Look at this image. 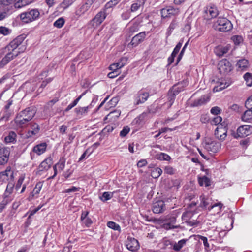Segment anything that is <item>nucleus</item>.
<instances>
[{"instance_id":"obj_1","label":"nucleus","mask_w":252,"mask_h":252,"mask_svg":"<svg viewBox=\"0 0 252 252\" xmlns=\"http://www.w3.org/2000/svg\"><path fill=\"white\" fill-rule=\"evenodd\" d=\"M36 113L33 108L28 107L20 111L14 119V122L18 128H25L27 127L32 122L31 120Z\"/></svg>"},{"instance_id":"obj_2","label":"nucleus","mask_w":252,"mask_h":252,"mask_svg":"<svg viewBox=\"0 0 252 252\" xmlns=\"http://www.w3.org/2000/svg\"><path fill=\"white\" fill-rule=\"evenodd\" d=\"M213 27L216 30L226 32L232 29V24L227 18L219 17L214 23Z\"/></svg>"},{"instance_id":"obj_3","label":"nucleus","mask_w":252,"mask_h":252,"mask_svg":"<svg viewBox=\"0 0 252 252\" xmlns=\"http://www.w3.org/2000/svg\"><path fill=\"white\" fill-rule=\"evenodd\" d=\"M40 16V12L37 9H32L23 12L19 15L20 18L24 23H29L37 20Z\"/></svg>"},{"instance_id":"obj_4","label":"nucleus","mask_w":252,"mask_h":252,"mask_svg":"<svg viewBox=\"0 0 252 252\" xmlns=\"http://www.w3.org/2000/svg\"><path fill=\"white\" fill-rule=\"evenodd\" d=\"M110 12H111L104 6V7L96 14L94 17L90 21L89 25L93 28L97 27L104 21L107 15H108Z\"/></svg>"},{"instance_id":"obj_5","label":"nucleus","mask_w":252,"mask_h":252,"mask_svg":"<svg viewBox=\"0 0 252 252\" xmlns=\"http://www.w3.org/2000/svg\"><path fill=\"white\" fill-rule=\"evenodd\" d=\"M204 148L209 152H218L221 148V143L210 137H206L203 143Z\"/></svg>"},{"instance_id":"obj_6","label":"nucleus","mask_w":252,"mask_h":252,"mask_svg":"<svg viewBox=\"0 0 252 252\" xmlns=\"http://www.w3.org/2000/svg\"><path fill=\"white\" fill-rule=\"evenodd\" d=\"M200 206L202 208H208L209 210L213 209V208L218 207V212L220 211L222 207L223 204L221 202L215 203L213 205H210L211 200L207 196L204 195H202L200 197Z\"/></svg>"},{"instance_id":"obj_7","label":"nucleus","mask_w":252,"mask_h":252,"mask_svg":"<svg viewBox=\"0 0 252 252\" xmlns=\"http://www.w3.org/2000/svg\"><path fill=\"white\" fill-rule=\"evenodd\" d=\"M180 12L179 8H174L171 6H166L161 10V17L163 18L172 16H177L179 14Z\"/></svg>"},{"instance_id":"obj_8","label":"nucleus","mask_w":252,"mask_h":252,"mask_svg":"<svg viewBox=\"0 0 252 252\" xmlns=\"http://www.w3.org/2000/svg\"><path fill=\"white\" fill-rule=\"evenodd\" d=\"M219 14L218 10L214 5H209L206 7L204 12V17L207 20H210L216 17Z\"/></svg>"},{"instance_id":"obj_9","label":"nucleus","mask_w":252,"mask_h":252,"mask_svg":"<svg viewBox=\"0 0 252 252\" xmlns=\"http://www.w3.org/2000/svg\"><path fill=\"white\" fill-rule=\"evenodd\" d=\"M65 161L66 160L64 158L62 157L60 158L59 161L53 167L54 172L53 175L49 177L48 180L54 179L57 175L58 172H61L63 170L65 167Z\"/></svg>"},{"instance_id":"obj_10","label":"nucleus","mask_w":252,"mask_h":252,"mask_svg":"<svg viewBox=\"0 0 252 252\" xmlns=\"http://www.w3.org/2000/svg\"><path fill=\"white\" fill-rule=\"evenodd\" d=\"M218 69L220 73L225 74L229 72L232 70V65L229 61L223 59L219 62Z\"/></svg>"},{"instance_id":"obj_11","label":"nucleus","mask_w":252,"mask_h":252,"mask_svg":"<svg viewBox=\"0 0 252 252\" xmlns=\"http://www.w3.org/2000/svg\"><path fill=\"white\" fill-rule=\"evenodd\" d=\"M24 40L23 35H20L17 37L15 39L13 40L5 48V50L6 51H11L16 52L15 49L21 45Z\"/></svg>"},{"instance_id":"obj_12","label":"nucleus","mask_w":252,"mask_h":252,"mask_svg":"<svg viewBox=\"0 0 252 252\" xmlns=\"http://www.w3.org/2000/svg\"><path fill=\"white\" fill-rule=\"evenodd\" d=\"M8 52L6 53V55L0 62V68H3L5 65H6L11 60H13L14 58L17 57L19 53L18 52H14L11 51H8Z\"/></svg>"},{"instance_id":"obj_13","label":"nucleus","mask_w":252,"mask_h":252,"mask_svg":"<svg viewBox=\"0 0 252 252\" xmlns=\"http://www.w3.org/2000/svg\"><path fill=\"white\" fill-rule=\"evenodd\" d=\"M252 132V127L250 125H242L237 130V134L239 137H244L250 135Z\"/></svg>"},{"instance_id":"obj_14","label":"nucleus","mask_w":252,"mask_h":252,"mask_svg":"<svg viewBox=\"0 0 252 252\" xmlns=\"http://www.w3.org/2000/svg\"><path fill=\"white\" fill-rule=\"evenodd\" d=\"M125 244L127 249L132 252H135L139 248L138 241L134 238L128 237Z\"/></svg>"},{"instance_id":"obj_15","label":"nucleus","mask_w":252,"mask_h":252,"mask_svg":"<svg viewBox=\"0 0 252 252\" xmlns=\"http://www.w3.org/2000/svg\"><path fill=\"white\" fill-rule=\"evenodd\" d=\"M215 135L217 138L220 140L225 139L227 136V129L222 125H218L215 131Z\"/></svg>"},{"instance_id":"obj_16","label":"nucleus","mask_w":252,"mask_h":252,"mask_svg":"<svg viewBox=\"0 0 252 252\" xmlns=\"http://www.w3.org/2000/svg\"><path fill=\"white\" fill-rule=\"evenodd\" d=\"M10 151L5 147L0 148V164L3 165L7 162L9 159Z\"/></svg>"},{"instance_id":"obj_17","label":"nucleus","mask_w":252,"mask_h":252,"mask_svg":"<svg viewBox=\"0 0 252 252\" xmlns=\"http://www.w3.org/2000/svg\"><path fill=\"white\" fill-rule=\"evenodd\" d=\"M180 212L178 210H175L171 214L167 215L163 219V222H167L171 224L174 225L176 222V218L179 214Z\"/></svg>"},{"instance_id":"obj_18","label":"nucleus","mask_w":252,"mask_h":252,"mask_svg":"<svg viewBox=\"0 0 252 252\" xmlns=\"http://www.w3.org/2000/svg\"><path fill=\"white\" fill-rule=\"evenodd\" d=\"M192 213L189 211H187L182 214V219L185 220L189 225L190 226H196L198 224V222L196 220H190Z\"/></svg>"},{"instance_id":"obj_19","label":"nucleus","mask_w":252,"mask_h":252,"mask_svg":"<svg viewBox=\"0 0 252 252\" xmlns=\"http://www.w3.org/2000/svg\"><path fill=\"white\" fill-rule=\"evenodd\" d=\"M149 96V93L143 91H140L137 94L135 98V103L136 105L141 104L145 102Z\"/></svg>"},{"instance_id":"obj_20","label":"nucleus","mask_w":252,"mask_h":252,"mask_svg":"<svg viewBox=\"0 0 252 252\" xmlns=\"http://www.w3.org/2000/svg\"><path fill=\"white\" fill-rule=\"evenodd\" d=\"M146 32H141L136 34L132 38L130 44L133 46L135 47L144 40Z\"/></svg>"},{"instance_id":"obj_21","label":"nucleus","mask_w":252,"mask_h":252,"mask_svg":"<svg viewBox=\"0 0 252 252\" xmlns=\"http://www.w3.org/2000/svg\"><path fill=\"white\" fill-rule=\"evenodd\" d=\"M126 61L127 59L126 58H122L118 62L110 65L109 69L113 71L120 72L119 69L125 65Z\"/></svg>"},{"instance_id":"obj_22","label":"nucleus","mask_w":252,"mask_h":252,"mask_svg":"<svg viewBox=\"0 0 252 252\" xmlns=\"http://www.w3.org/2000/svg\"><path fill=\"white\" fill-rule=\"evenodd\" d=\"M165 204L162 200H158L153 204L152 210L154 213H160L164 210Z\"/></svg>"},{"instance_id":"obj_23","label":"nucleus","mask_w":252,"mask_h":252,"mask_svg":"<svg viewBox=\"0 0 252 252\" xmlns=\"http://www.w3.org/2000/svg\"><path fill=\"white\" fill-rule=\"evenodd\" d=\"M29 126H30L31 129L28 131L27 137H31L39 133L40 127L37 123L32 122Z\"/></svg>"},{"instance_id":"obj_24","label":"nucleus","mask_w":252,"mask_h":252,"mask_svg":"<svg viewBox=\"0 0 252 252\" xmlns=\"http://www.w3.org/2000/svg\"><path fill=\"white\" fill-rule=\"evenodd\" d=\"M52 164V159L51 158H48L43 161L38 167L39 171H47Z\"/></svg>"},{"instance_id":"obj_25","label":"nucleus","mask_w":252,"mask_h":252,"mask_svg":"<svg viewBox=\"0 0 252 252\" xmlns=\"http://www.w3.org/2000/svg\"><path fill=\"white\" fill-rule=\"evenodd\" d=\"M10 176L11 178H13V173L10 168H7V169L2 172L0 173V180L2 182H5L8 180V176Z\"/></svg>"},{"instance_id":"obj_26","label":"nucleus","mask_w":252,"mask_h":252,"mask_svg":"<svg viewBox=\"0 0 252 252\" xmlns=\"http://www.w3.org/2000/svg\"><path fill=\"white\" fill-rule=\"evenodd\" d=\"M47 145L45 143H42L35 146L33 148V152L38 155L43 154L46 150Z\"/></svg>"},{"instance_id":"obj_27","label":"nucleus","mask_w":252,"mask_h":252,"mask_svg":"<svg viewBox=\"0 0 252 252\" xmlns=\"http://www.w3.org/2000/svg\"><path fill=\"white\" fill-rule=\"evenodd\" d=\"M249 62L247 60L243 59L239 60L237 63L238 70L240 71L246 70L248 67Z\"/></svg>"},{"instance_id":"obj_28","label":"nucleus","mask_w":252,"mask_h":252,"mask_svg":"<svg viewBox=\"0 0 252 252\" xmlns=\"http://www.w3.org/2000/svg\"><path fill=\"white\" fill-rule=\"evenodd\" d=\"M209 97L207 96L203 95L200 98L195 100L193 103L192 106L194 107L202 105L205 104L207 102L209 101Z\"/></svg>"},{"instance_id":"obj_29","label":"nucleus","mask_w":252,"mask_h":252,"mask_svg":"<svg viewBox=\"0 0 252 252\" xmlns=\"http://www.w3.org/2000/svg\"><path fill=\"white\" fill-rule=\"evenodd\" d=\"M178 26V22L176 18L172 20L169 27L167 30L166 35L168 36H170L174 29L177 28Z\"/></svg>"},{"instance_id":"obj_30","label":"nucleus","mask_w":252,"mask_h":252,"mask_svg":"<svg viewBox=\"0 0 252 252\" xmlns=\"http://www.w3.org/2000/svg\"><path fill=\"white\" fill-rule=\"evenodd\" d=\"M182 84H178L174 85L172 89L169 91V94H172L173 95H177L180 92L183 91V87L181 86Z\"/></svg>"},{"instance_id":"obj_31","label":"nucleus","mask_w":252,"mask_h":252,"mask_svg":"<svg viewBox=\"0 0 252 252\" xmlns=\"http://www.w3.org/2000/svg\"><path fill=\"white\" fill-rule=\"evenodd\" d=\"M90 108V106H88L87 107H79L76 108L74 110L75 113L77 116H83L86 115L89 111V109Z\"/></svg>"},{"instance_id":"obj_32","label":"nucleus","mask_w":252,"mask_h":252,"mask_svg":"<svg viewBox=\"0 0 252 252\" xmlns=\"http://www.w3.org/2000/svg\"><path fill=\"white\" fill-rule=\"evenodd\" d=\"M144 3L145 0H136V1L131 5L130 12H134L137 11Z\"/></svg>"},{"instance_id":"obj_33","label":"nucleus","mask_w":252,"mask_h":252,"mask_svg":"<svg viewBox=\"0 0 252 252\" xmlns=\"http://www.w3.org/2000/svg\"><path fill=\"white\" fill-rule=\"evenodd\" d=\"M230 48V46L229 45H227L224 47H218L216 49V54L220 57L222 56L229 51Z\"/></svg>"},{"instance_id":"obj_34","label":"nucleus","mask_w":252,"mask_h":252,"mask_svg":"<svg viewBox=\"0 0 252 252\" xmlns=\"http://www.w3.org/2000/svg\"><path fill=\"white\" fill-rule=\"evenodd\" d=\"M34 0H19L15 3L16 8H21L33 2Z\"/></svg>"},{"instance_id":"obj_35","label":"nucleus","mask_w":252,"mask_h":252,"mask_svg":"<svg viewBox=\"0 0 252 252\" xmlns=\"http://www.w3.org/2000/svg\"><path fill=\"white\" fill-rule=\"evenodd\" d=\"M16 137L17 135L14 131H10L8 135L5 137V142L6 143H14L16 141Z\"/></svg>"},{"instance_id":"obj_36","label":"nucleus","mask_w":252,"mask_h":252,"mask_svg":"<svg viewBox=\"0 0 252 252\" xmlns=\"http://www.w3.org/2000/svg\"><path fill=\"white\" fill-rule=\"evenodd\" d=\"M252 108H248L242 116V120L244 122H248L252 119Z\"/></svg>"},{"instance_id":"obj_37","label":"nucleus","mask_w":252,"mask_h":252,"mask_svg":"<svg viewBox=\"0 0 252 252\" xmlns=\"http://www.w3.org/2000/svg\"><path fill=\"white\" fill-rule=\"evenodd\" d=\"M198 181L201 186H205L208 187L210 185V180L206 176L202 177H198Z\"/></svg>"},{"instance_id":"obj_38","label":"nucleus","mask_w":252,"mask_h":252,"mask_svg":"<svg viewBox=\"0 0 252 252\" xmlns=\"http://www.w3.org/2000/svg\"><path fill=\"white\" fill-rule=\"evenodd\" d=\"M156 158L157 159L160 160L169 161L171 157L167 154L164 153H160L156 155Z\"/></svg>"},{"instance_id":"obj_39","label":"nucleus","mask_w":252,"mask_h":252,"mask_svg":"<svg viewBox=\"0 0 252 252\" xmlns=\"http://www.w3.org/2000/svg\"><path fill=\"white\" fill-rule=\"evenodd\" d=\"M162 173V170L159 167H157L152 170L151 175L153 178H158L161 175Z\"/></svg>"},{"instance_id":"obj_40","label":"nucleus","mask_w":252,"mask_h":252,"mask_svg":"<svg viewBox=\"0 0 252 252\" xmlns=\"http://www.w3.org/2000/svg\"><path fill=\"white\" fill-rule=\"evenodd\" d=\"M186 241L185 239H182L179 241L178 243H175L173 245V249L176 251H180L185 245Z\"/></svg>"},{"instance_id":"obj_41","label":"nucleus","mask_w":252,"mask_h":252,"mask_svg":"<svg viewBox=\"0 0 252 252\" xmlns=\"http://www.w3.org/2000/svg\"><path fill=\"white\" fill-rule=\"evenodd\" d=\"M120 0H111L109 2H108L104 6L106 9H108L110 12H111L113 7L117 4Z\"/></svg>"},{"instance_id":"obj_42","label":"nucleus","mask_w":252,"mask_h":252,"mask_svg":"<svg viewBox=\"0 0 252 252\" xmlns=\"http://www.w3.org/2000/svg\"><path fill=\"white\" fill-rule=\"evenodd\" d=\"M14 186L13 182H9L7 186L4 195L6 196H8L9 194L12 193Z\"/></svg>"},{"instance_id":"obj_43","label":"nucleus","mask_w":252,"mask_h":252,"mask_svg":"<svg viewBox=\"0 0 252 252\" xmlns=\"http://www.w3.org/2000/svg\"><path fill=\"white\" fill-rule=\"evenodd\" d=\"M113 192H104L102 195L100 197V199L103 202L110 200L113 197Z\"/></svg>"},{"instance_id":"obj_44","label":"nucleus","mask_w":252,"mask_h":252,"mask_svg":"<svg viewBox=\"0 0 252 252\" xmlns=\"http://www.w3.org/2000/svg\"><path fill=\"white\" fill-rule=\"evenodd\" d=\"M244 78L246 81V83L247 86H251L252 85V74L249 73H246Z\"/></svg>"},{"instance_id":"obj_45","label":"nucleus","mask_w":252,"mask_h":252,"mask_svg":"<svg viewBox=\"0 0 252 252\" xmlns=\"http://www.w3.org/2000/svg\"><path fill=\"white\" fill-rule=\"evenodd\" d=\"M107 226L114 230L121 231V227L119 225L113 221H108L107 222Z\"/></svg>"},{"instance_id":"obj_46","label":"nucleus","mask_w":252,"mask_h":252,"mask_svg":"<svg viewBox=\"0 0 252 252\" xmlns=\"http://www.w3.org/2000/svg\"><path fill=\"white\" fill-rule=\"evenodd\" d=\"M139 28V24L138 22H135L129 28V32L133 33L137 32Z\"/></svg>"},{"instance_id":"obj_47","label":"nucleus","mask_w":252,"mask_h":252,"mask_svg":"<svg viewBox=\"0 0 252 252\" xmlns=\"http://www.w3.org/2000/svg\"><path fill=\"white\" fill-rule=\"evenodd\" d=\"M228 86V85H227L226 83H224L223 82H220V85H218L217 86H215L214 89H213V91L214 92H218V91H221L225 88H226V87H227Z\"/></svg>"},{"instance_id":"obj_48","label":"nucleus","mask_w":252,"mask_h":252,"mask_svg":"<svg viewBox=\"0 0 252 252\" xmlns=\"http://www.w3.org/2000/svg\"><path fill=\"white\" fill-rule=\"evenodd\" d=\"M65 21L63 18H60L54 23V26L57 28H61L64 25Z\"/></svg>"},{"instance_id":"obj_49","label":"nucleus","mask_w":252,"mask_h":252,"mask_svg":"<svg viewBox=\"0 0 252 252\" xmlns=\"http://www.w3.org/2000/svg\"><path fill=\"white\" fill-rule=\"evenodd\" d=\"M231 39L236 45L240 44L243 41V37L240 35H234L231 37Z\"/></svg>"},{"instance_id":"obj_50","label":"nucleus","mask_w":252,"mask_h":252,"mask_svg":"<svg viewBox=\"0 0 252 252\" xmlns=\"http://www.w3.org/2000/svg\"><path fill=\"white\" fill-rule=\"evenodd\" d=\"M165 173L169 175H173L175 173V169L171 166H166L164 168Z\"/></svg>"},{"instance_id":"obj_51","label":"nucleus","mask_w":252,"mask_h":252,"mask_svg":"<svg viewBox=\"0 0 252 252\" xmlns=\"http://www.w3.org/2000/svg\"><path fill=\"white\" fill-rule=\"evenodd\" d=\"M73 2L71 0H63L60 4V6L63 9H65L71 5Z\"/></svg>"},{"instance_id":"obj_52","label":"nucleus","mask_w":252,"mask_h":252,"mask_svg":"<svg viewBox=\"0 0 252 252\" xmlns=\"http://www.w3.org/2000/svg\"><path fill=\"white\" fill-rule=\"evenodd\" d=\"M179 227V226L178 225H174L172 224H171L170 223L165 222L162 225V227L166 229V230H169V229H172L174 228H177Z\"/></svg>"},{"instance_id":"obj_53","label":"nucleus","mask_w":252,"mask_h":252,"mask_svg":"<svg viewBox=\"0 0 252 252\" xmlns=\"http://www.w3.org/2000/svg\"><path fill=\"white\" fill-rule=\"evenodd\" d=\"M182 42H179L176 46V47H175V48L173 50V51L172 52V54H171V55H172L173 56H174V57H176V55L177 54V53L179 52L181 46H182Z\"/></svg>"},{"instance_id":"obj_54","label":"nucleus","mask_w":252,"mask_h":252,"mask_svg":"<svg viewBox=\"0 0 252 252\" xmlns=\"http://www.w3.org/2000/svg\"><path fill=\"white\" fill-rule=\"evenodd\" d=\"M42 187V183L41 182H38L36 184L34 189L33 193L34 194H38L39 193Z\"/></svg>"},{"instance_id":"obj_55","label":"nucleus","mask_w":252,"mask_h":252,"mask_svg":"<svg viewBox=\"0 0 252 252\" xmlns=\"http://www.w3.org/2000/svg\"><path fill=\"white\" fill-rule=\"evenodd\" d=\"M130 128L128 126L124 127L122 130L121 131L120 135L122 137H125L127 134L129 132Z\"/></svg>"},{"instance_id":"obj_56","label":"nucleus","mask_w":252,"mask_h":252,"mask_svg":"<svg viewBox=\"0 0 252 252\" xmlns=\"http://www.w3.org/2000/svg\"><path fill=\"white\" fill-rule=\"evenodd\" d=\"M131 16L130 11L127 10L121 14V18L123 20H128Z\"/></svg>"},{"instance_id":"obj_57","label":"nucleus","mask_w":252,"mask_h":252,"mask_svg":"<svg viewBox=\"0 0 252 252\" xmlns=\"http://www.w3.org/2000/svg\"><path fill=\"white\" fill-rule=\"evenodd\" d=\"M222 121V118L220 116H216L211 121L212 125H219Z\"/></svg>"},{"instance_id":"obj_58","label":"nucleus","mask_w":252,"mask_h":252,"mask_svg":"<svg viewBox=\"0 0 252 252\" xmlns=\"http://www.w3.org/2000/svg\"><path fill=\"white\" fill-rule=\"evenodd\" d=\"M25 178V176L24 175H21L19 177V178L17 181V184L16 185V190H18L21 186Z\"/></svg>"},{"instance_id":"obj_59","label":"nucleus","mask_w":252,"mask_h":252,"mask_svg":"<svg viewBox=\"0 0 252 252\" xmlns=\"http://www.w3.org/2000/svg\"><path fill=\"white\" fill-rule=\"evenodd\" d=\"M80 189V188L79 187H76L74 186H72L71 188L66 189L65 191V193H70L72 192H75L79 191Z\"/></svg>"},{"instance_id":"obj_60","label":"nucleus","mask_w":252,"mask_h":252,"mask_svg":"<svg viewBox=\"0 0 252 252\" xmlns=\"http://www.w3.org/2000/svg\"><path fill=\"white\" fill-rule=\"evenodd\" d=\"M10 33L9 30L7 28L4 27H0V33L4 35H8Z\"/></svg>"},{"instance_id":"obj_61","label":"nucleus","mask_w":252,"mask_h":252,"mask_svg":"<svg viewBox=\"0 0 252 252\" xmlns=\"http://www.w3.org/2000/svg\"><path fill=\"white\" fill-rule=\"evenodd\" d=\"M221 109L220 107L215 106L211 108L210 112L212 114L217 115L220 112Z\"/></svg>"},{"instance_id":"obj_62","label":"nucleus","mask_w":252,"mask_h":252,"mask_svg":"<svg viewBox=\"0 0 252 252\" xmlns=\"http://www.w3.org/2000/svg\"><path fill=\"white\" fill-rule=\"evenodd\" d=\"M245 106L247 108H252V95L246 101Z\"/></svg>"},{"instance_id":"obj_63","label":"nucleus","mask_w":252,"mask_h":252,"mask_svg":"<svg viewBox=\"0 0 252 252\" xmlns=\"http://www.w3.org/2000/svg\"><path fill=\"white\" fill-rule=\"evenodd\" d=\"M86 92L83 93L79 96H78L75 100H74L71 104L72 106L74 107L75 106L77 103H78L79 101L81 99L82 96L85 94Z\"/></svg>"},{"instance_id":"obj_64","label":"nucleus","mask_w":252,"mask_h":252,"mask_svg":"<svg viewBox=\"0 0 252 252\" xmlns=\"http://www.w3.org/2000/svg\"><path fill=\"white\" fill-rule=\"evenodd\" d=\"M199 239L203 241L204 245L206 248H208L209 247V244L208 243L207 237L203 236H199Z\"/></svg>"}]
</instances>
